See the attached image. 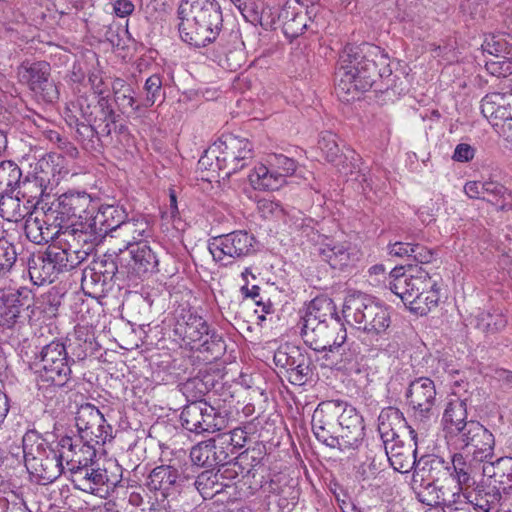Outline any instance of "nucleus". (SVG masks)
Returning a JSON list of instances; mask_svg holds the SVG:
<instances>
[{"instance_id":"nucleus-14","label":"nucleus","mask_w":512,"mask_h":512,"mask_svg":"<svg viewBox=\"0 0 512 512\" xmlns=\"http://www.w3.org/2000/svg\"><path fill=\"white\" fill-rule=\"evenodd\" d=\"M179 470L171 465H160L155 467L149 474L147 487L150 491L156 492L157 506L152 505L151 510L170 508L168 498L174 499L181 490V478Z\"/></svg>"},{"instance_id":"nucleus-16","label":"nucleus","mask_w":512,"mask_h":512,"mask_svg":"<svg viewBox=\"0 0 512 512\" xmlns=\"http://www.w3.org/2000/svg\"><path fill=\"white\" fill-rule=\"evenodd\" d=\"M481 113L506 137H512V90L487 94L481 100Z\"/></svg>"},{"instance_id":"nucleus-4","label":"nucleus","mask_w":512,"mask_h":512,"mask_svg":"<svg viewBox=\"0 0 512 512\" xmlns=\"http://www.w3.org/2000/svg\"><path fill=\"white\" fill-rule=\"evenodd\" d=\"M182 390L188 399L191 397L180 415L181 424L187 431L196 434L214 433L226 427V417L201 399L205 393L202 380L190 379L184 383Z\"/></svg>"},{"instance_id":"nucleus-48","label":"nucleus","mask_w":512,"mask_h":512,"mask_svg":"<svg viewBox=\"0 0 512 512\" xmlns=\"http://www.w3.org/2000/svg\"><path fill=\"white\" fill-rule=\"evenodd\" d=\"M214 146L217 147V162H215V166L218 170H227L225 175L229 177L242 169L240 168L241 161L239 158H236L234 153L230 154L231 151L225 149V145H223L220 139L214 143Z\"/></svg>"},{"instance_id":"nucleus-5","label":"nucleus","mask_w":512,"mask_h":512,"mask_svg":"<svg viewBox=\"0 0 512 512\" xmlns=\"http://www.w3.org/2000/svg\"><path fill=\"white\" fill-rule=\"evenodd\" d=\"M22 442L26 469L37 482L52 483L64 472L59 447L53 448L37 431H27Z\"/></svg>"},{"instance_id":"nucleus-45","label":"nucleus","mask_w":512,"mask_h":512,"mask_svg":"<svg viewBox=\"0 0 512 512\" xmlns=\"http://www.w3.org/2000/svg\"><path fill=\"white\" fill-rule=\"evenodd\" d=\"M162 86L163 82L159 74H153L147 78L143 87L145 97L140 101L142 108H149L157 101H163L165 99Z\"/></svg>"},{"instance_id":"nucleus-52","label":"nucleus","mask_w":512,"mask_h":512,"mask_svg":"<svg viewBox=\"0 0 512 512\" xmlns=\"http://www.w3.org/2000/svg\"><path fill=\"white\" fill-rule=\"evenodd\" d=\"M462 487L454 482H452V486L449 484L440 486L439 505L444 508V506L452 507L461 503L466 504L465 501H462V498H466L462 494Z\"/></svg>"},{"instance_id":"nucleus-33","label":"nucleus","mask_w":512,"mask_h":512,"mask_svg":"<svg viewBox=\"0 0 512 512\" xmlns=\"http://www.w3.org/2000/svg\"><path fill=\"white\" fill-rule=\"evenodd\" d=\"M450 469V463L443 458L436 455H424L417 462L413 474V484L416 485L419 481L424 482L425 476L428 477V481L436 482L441 477L448 475Z\"/></svg>"},{"instance_id":"nucleus-27","label":"nucleus","mask_w":512,"mask_h":512,"mask_svg":"<svg viewBox=\"0 0 512 512\" xmlns=\"http://www.w3.org/2000/svg\"><path fill=\"white\" fill-rule=\"evenodd\" d=\"M320 255L334 269H343L358 260L359 250L350 242L330 241L322 245Z\"/></svg>"},{"instance_id":"nucleus-38","label":"nucleus","mask_w":512,"mask_h":512,"mask_svg":"<svg viewBox=\"0 0 512 512\" xmlns=\"http://www.w3.org/2000/svg\"><path fill=\"white\" fill-rule=\"evenodd\" d=\"M71 231L75 234V246L79 247L76 251L84 253L83 261L93 252L94 246L100 236L90 223H72Z\"/></svg>"},{"instance_id":"nucleus-62","label":"nucleus","mask_w":512,"mask_h":512,"mask_svg":"<svg viewBox=\"0 0 512 512\" xmlns=\"http://www.w3.org/2000/svg\"><path fill=\"white\" fill-rule=\"evenodd\" d=\"M248 440L247 432L242 428H235L228 434H219L218 442L222 445H231L233 448H242Z\"/></svg>"},{"instance_id":"nucleus-24","label":"nucleus","mask_w":512,"mask_h":512,"mask_svg":"<svg viewBox=\"0 0 512 512\" xmlns=\"http://www.w3.org/2000/svg\"><path fill=\"white\" fill-rule=\"evenodd\" d=\"M262 493L269 512H291L296 504L294 490L289 486H282L274 479L261 485Z\"/></svg>"},{"instance_id":"nucleus-18","label":"nucleus","mask_w":512,"mask_h":512,"mask_svg":"<svg viewBox=\"0 0 512 512\" xmlns=\"http://www.w3.org/2000/svg\"><path fill=\"white\" fill-rule=\"evenodd\" d=\"M338 434L341 451L358 448L364 437L363 418L357 410L345 402L339 401Z\"/></svg>"},{"instance_id":"nucleus-50","label":"nucleus","mask_w":512,"mask_h":512,"mask_svg":"<svg viewBox=\"0 0 512 512\" xmlns=\"http://www.w3.org/2000/svg\"><path fill=\"white\" fill-rule=\"evenodd\" d=\"M413 490L417 499L428 506L439 505V491L440 486H437L433 481L421 482L419 486L413 484Z\"/></svg>"},{"instance_id":"nucleus-55","label":"nucleus","mask_w":512,"mask_h":512,"mask_svg":"<svg viewBox=\"0 0 512 512\" xmlns=\"http://www.w3.org/2000/svg\"><path fill=\"white\" fill-rule=\"evenodd\" d=\"M484 52H487L496 58L507 57L510 54L511 46L502 36H490L482 44Z\"/></svg>"},{"instance_id":"nucleus-3","label":"nucleus","mask_w":512,"mask_h":512,"mask_svg":"<svg viewBox=\"0 0 512 512\" xmlns=\"http://www.w3.org/2000/svg\"><path fill=\"white\" fill-rule=\"evenodd\" d=\"M388 285L392 293L419 315L426 314L439 301L437 281L422 268L404 271L395 267L389 274Z\"/></svg>"},{"instance_id":"nucleus-12","label":"nucleus","mask_w":512,"mask_h":512,"mask_svg":"<svg viewBox=\"0 0 512 512\" xmlns=\"http://www.w3.org/2000/svg\"><path fill=\"white\" fill-rule=\"evenodd\" d=\"M304 343L317 352H339L346 341L347 332L340 320L300 328Z\"/></svg>"},{"instance_id":"nucleus-56","label":"nucleus","mask_w":512,"mask_h":512,"mask_svg":"<svg viewBox=\"0 0 512 512\" xmlns=\"http://www.w3.org/2000/svg\"><path fill=\"white\" fill-rule=\"evenodd\" d=\"M301 356V352L295 347H281L274 354V362L277 366L286 368L290 372Z\"/></svg>"},{"instance_id":"nucleus-43","label":"nucleus","mask_w":512,"mask_h":512,"mask_svg":"<svg viewBox=\"0 0 512 512\" xmlns=\"http://www.w3.org/2000/svg\"><path fill=\"white\" fill-rule=\"evenodd\" d=\"M507 325L505 316L498 312H480L476 317V327L485 335H493L503 330Z\"/></svg>"},{"instance_id":"nucleus-53","label":"nucleus","mask_w":512,"mask_h":512,"mask_svg":"<svg viewBox=\"0 0 512 512\" xmlns=\"http://www.w3.org/2000/svg\"><path fill=\"white\" fill-rule=\"evenodd\" d=\"M0 215L8 221L15 222L25 217L21 209L20 200L11 196L0 199Z\"/></svg>"},{"instance_id":"nucleus-32","label":"nucleus","mask_w":512,"mask_h":512,"mask_svg":"<svg viewBox=\"0 0 512 512\" xmlns=\"http://www.w3.org/2000/svg\"><path fill=\"white\" fill-rule=\"evenodd\" d=\"M127 217L128 214L123 207L106 205L102 206L95 216H92L91 222L101 236L118 232Z\"/></svg>"},{"instance_id":"nucleus-23","label":"nucleus","mask_w":512,"mask_h":512,"mask_svg":"<svg viewBox=\"0 0 512 512\" xmlns=\"http://www.w3.org/2000/svg\"><path fill=\"white\" fill-rule=\"evenodd\" d=\"M315 6L304 9L300 4L287 2L281 9L278 19L282 22L283 33L287 38L293 39L311 28L313 24L312 14H315Z\"/></svg>"},{"instance_id":"nucleus-60","label":"nucleus","mask_w":512,"mask_h":512,"mask_svg":"<svg viewBox=\"0 0 512 512\" xmlns=\"http://www.w3.org/2000/svg\"><path fill=\"white\" fill-rule=\"evenodd\" d=\"M485 67L491 75L496 77H507L512 74V60L509 57L487 61Z\"/></svg>"},{"instance_id":"nucleus-26","label":"nucleus","mask_w":512,"mask_h":512,"mask_svg":"<svg viewBox=\"0 0 512 512\" xmlns=\"http://www.w3.org/2000/svg\"><path fill=\"white\" fill-rule=\"evenodd\" d=\"M58 208L62 210L68 220L71 218L85 219L92 218L94 207L92 199L86 192H68L57 199Z\"/></svg>"},{"instance_id":"nucleus-64","label":"nucleus","mask_w":512,"mask_h":512,"mask_svg":"<svg viewBox=\"0 0 512 512\" xmlns=\"http://www.w3.org/2000/svg\"><path fill=\"white\" fill-rule=\"evenodd\" d=\"M411 259L421 264L430 263L434 259V251L420 244H413Z\"/></svg>"},{"instance_id":"nucleus-2","label":"nucleus","mask_w":512,"mask_h":512,"mask_svg":"<svg viewBox=\"0 0 512 512\" xmlns=\"http://www.w3.org/2000/svg\"><path fill=\"white\" fill-rule=\"evenodd\" d=\"M180 37L195 47L214 42L223 28V16L216 0H184L178 9Z\"/></svg>"},{"instance_id":"nucleus-49","label":"nucleus","mask_w":512,"mask_h":512,"mask_svg":"<svg viewBox=\"0 0 512 512\" xmlns=\"http://www.w3.org/2000/svg\"><path fill=\"white\" fill-rule=\"evenodd\" d=\"M111 271L112 268L105 273L96 272L94 269L84 270L81 279L82 288L90 295L103 292L107 279L105 274H112Z\"/></svg>"},{"instance_id":"nucleus-1","label":"nucleus","mask_w":512,"mask_h":512,"mask_svg":"<svg viewBox=\"0 0 512 512\" xmlns=\"http://www.w3.org/2000/svg\"><path fill=\"white\" fill-rule=\"evenodd\" d=\"M391 74L389 56L379 46L348 45L340 54L336 88L354 97V93L370 89L377 76L383 78Z\"/></svg>"},{"instance_id":"nucleus-22","label":"nucleus","mask_w":512,"mask_h":512,"mask_svg":"<svg viewBox=\"0 0 512 512\" xmlns=\"http://www.w3.org/2000/svg\"><path fill=\"white\" fill-rule=\"evenodd\" d=\"M408 433L410 437L408 442L399 438L384 445L391 466L400 473H407L413 468L415 469L418 462L416 460L417 434L413 429H410Z\"/></svg>"},{"instance_id":"nucleus-41","label":"nucleus","mask_w":512,"mask_h":512,"mask_svg":"<svg viewBox=\"0 0 512 512\" xmlns=\"http://www.w3.org/2000/svg\"><path fill=\"white\" fill-rule=\"evenodd\" d=\"M484 194L498 210L508 211L512 209V193L502 184L494 181H485Z\"/></svg>"},{"instance_id":"nucleus-36","label":"nucleus","mask_w":512,"mask_h":512,"mask_svg":"<svg viewBox=\"0 0 512 512\" xmlns=\"http://www.w3.org/2000/svg\"><path fill=\"white\" fill-rule=\"evenodd\" d=\"M58 273L71 270L83 262L84 253L68 251L57 243H54L44 252Z\"/></svg>"},{"instance_id":"nucleus-25","label":"nucleus","mask_w":512,"mask_h":512,"mask_svg":"<svg viewBox=\"0 0 512 512\" xmlns=\"http://www.w3.org/2000/svg\"><path fill=\"white\" fill-rule=\"evenodd\" d=\"M191 461L201 467H214L226 463L229 458L224 445L218 442V437L200 442L190 451Z\"/></svg>"},{"instance_id":"nucleus-19","label":"nucleus","mask_w":512,"mask_h":512,"mask_svg":"<svg viewBox=\"0 0 512 512\" xmlns=\"http://www.w3.org/2000/svg\"><path fill=\"white\" fill-rule=\"evenodd\" d=\"M406 397L417 419L426 421L434 416L436 388L430 378L419 377L413 380L409 384Z\"/></svg>"},{"instance_id":"nucleus-17","label":"nucleus","mask_w":512,"mask_h":512,"mask_svg":"<svg viewBox=\"0 0 512 512\" xmlns=\"http://www.w3.org/2000/svg\"><path fill=\"white\" fill-rule=\"evenodd\" d=\"M339 401L332 400L320 403L312 415V431L315 437L325 445L339 449L338 416Z\"/></svg>"},{"instance_id":"nucleus-51","label":"nucleus","mask_w":512,"mask_h":512,"mask_svg":"<svg viewBox=\"0 0 512 512\" xmlns=\"http://www.w3.org/2000/svg\"><path fill=\"white\" fill-rule=\"evenodd\" d=\"M318 144L326 160L338 166L337 160L341 158V155L336 135L331 132H325L321 135Z\"/></svg>"},{"instance_id":"nucleus-37","label":"nucleus","mask_w":512,"mask_h":512,"mask_svg":"<svg viewBox=\"0 0 512 512\" xmlns=\"http://www.w3.org/2000/svg\"><path fill=\"white\" fill-rule=\"evenodd\" d=\"M118 232V236L124 238L126 249H129L139 242H145L144 239L150 236L149 222L142 216L127 218Z\"/></svg>"},{"instance_id":"nucleus-44","label":"nucleus","mask_w":512,"mask_h":512,"mask_svg":"<svg viewBox=\"0 0 512 512\" xmlns=\"http://www.w3.org/2000/svg\"><path fill=\"white\" fill-rule=\"evenodd\" d=\"M210 333L209 327L206 321L200 316L190 315L184 329L185 338H187L192 344V347L196 349V346L207 338Z\"/></svg>"},{"instance_id":"nucleus-20","label":"nucleus","mask_w":512,"mask_h":512,"mask_svg":"<svg viewBox=\"0 0 512 512\" xmlns=\"http://www.w3.org/2000/svg\"><path fill=\"white\" fill-rule=\"evenodd\" d=\"M76 443L69 436L62 437L57 447H59L60 462L64 464V470L74 473L85 466L92 465L96 457L95 444L81 441Z\"/></svg>"},{"instance_id":"nucleus-10","label":"nucleus","mask_w":512,"mask_h":512,"mask_svg":"<svg viewBox=\"0 0 512 512\" xmlns=\"http://www.w3.org/2000/svg\"><path fill=\"white\" fill-rule=\"evenodd\" d=\"M75 423L81 441L103 445L112 438V426L107 423L104 414L91 403L78 407Z\"/></svg>"},{"instance_id":"nucleus-15","label":"nucleus","mask_w":512,"mask_h":512,"mask_svg":"<svg viewBox=\"0 0 512 512\" xmlns=\"http://www.w3.org/2000/svg\"><path fill=\"white\" fill-rule=\"evenodd\" d=\"M49 76L50 65L44 61L23 62L18 68L20 82L28 85L43 101L52 103L58 99L59 93Z\"/></svg>"},{"instance_id":"nucleus-6","label":"nucleus","mask_w":512,"mask_h":512,"mask_svg":"<svg viewBox=\"0 0 512 512\" xmlns=\"http://www.w3.org/2000/svg\"><path fill=\"white\" fill-rule=\"evenodd\" d=\"M342 313L347 323L372 337L386 333L391 324L388 308L362 292L345 297Z\"/></svg>"},{"instance_id":"nucleus-28","label":"nucleus","mask_w":512,"mask_h":512,"mask_svg":"<svg viewBox=\"0 0 512 512\" xmlns=\"http://www.w3.org/2000/svg\"><path fill=\"white\" fill-rule=\"evenodd\" d=\"M339 320L336 316V306L332 299L326 296L314 298L307 306L305 315L300 322V328L314 326Z\"/></svg>"},{"instance_id":"nucleus-47","label":"nucleus","mask_w":512,"mask_h":512,"mask_svg":"<svg viewBox=\"0 0 512 512\" xmlns=\"http://www.w3.org/2000/svg\"><path fill=\"white\" fill-rule=\"evenodd\" d=\"M451 464L448 475L452 477V482L461 486L470 485L472 466L466 461V458L462 454L456 453L452 457Z\"/></svg>"},{"instance_id":"nucleus-7","label":"nucleus","mask_w":512,"mask_h":512,"mask_svg":"<svg viewBox=\"0 0 512 512\" xmlns=\"http://www.w3.org/2000/svg\"><path fill=\"white\" fill-rule=\"evenodd\" d=\"M35 366L39 381L43 384L64 387L70 380V360L61 342L53 341L44 346Z\"/></svg>"},{"instance_id":"nucleus-30","label":"nucleus","mask_w":512,"mask_h":512,"mask_svg":"<svg viewBox=\"0 0 512 512\" xmlns=\"http://www.w3.org/2000/svg\"><path fill=\"white\" fill-rule=\"evenodd\" d=\"M405 429H407V423L400 410L388 407L381 411L378 417V431L384 445L401 438L400 433ZM408 429L411 428L408 427Z\"/></svg>"},{"instance_id":"nucleus-61","label":"nucleus","mask_w":512,"mask_h":512,"mask_svg":"<svg viewBox=\"0 0 512 512\" xmlns=\"http://www.w3.org/2000/svg\"><path fill=\"white\" fill-rule=\"evenodd\" d=\"M498 483L503 489H512V457L497 459Z\"/></svg>"},{"instance_id":"nucleus-59","label":"nucleus","mask_w":512,"mask_h":512,"mask_svg":"<svg viewBox=\"0 0 512 512\" xmlns=\"http://www.w3.org/2000/svg\"><path fill=\"white\" fill-rule=\"evenodd\" d=\"M311 374L310 365L304 355L296 361L293 368L289 372V379L291 383L302 385Z\"/></svg>"},{"instance_id":"nucleus-46","label":"nucleus","mask_w":512,"mask_h":512,"mask_svg":"<svg viewBox=\"0 0 512 512\" xmlns=\"http://www.w3.org/2000/svg\"><path fill=\"white\" fill-rule=\"evenodd\" d=\"M61 212L62 210L58 208V204L52 203V205L46 210H44V208H41V210L36 208L32 214L38 215L42 218V222L45 225L50 226V229L60 230V232H62V230L68 225L69 220Z\"/></svg>"},{"instance_id":"nucleus-39","label":"nucleus","mask_w":512,"mask_h":512,"mask_svg":"<svg viewBox=\"0 0 512 512\" xmlns=\"http://www.w3.org/2000/svg\"><path fill=\"white\" fill-rule=\"evenodd\" d=\"M24 230L27 238L35 244H43L55 240L60 232V230L50 229V226L42 222V218L32 213L26 217Z\"/></svg>"},{"instance_id":"nucleus-42","label":"nucleus","mask_w":512,"mask_h":512,"mask_svg":"<svg viewBox=\"0 0 512 512\" xmlns=\"http://www.w3.org/2000/svg\"><path fill=\"white\" fill-rule=\"evenodd\" d=\"M226 150H230L231 153L239 158L241 161L240 168H244L248 165V162L253 158V150L251 143L245 139L233 135H228L220 138Z\"/></svg>"},{"instance_id":"nucleus-54","label":"nucleus","mask_w":512,"mask_h":512,"mask_svg":"<svg viewBox=\"0 0 512 512\" xmlns=\"http://www.w3.org/2000/svg\"><path fill=\"white\" fill-rule=\"evenodd\" d=\"M17 259L15 246L7 239H0V275L11 270Z\"/></svg>"},{"instance_id":"nucleus-11","label":"nucleus","mask_w":512,"mask_h":512,"mask_svg":"<svg viewBox=\"0 0 512 512\" xmlns=\"http://www.w3.org/2000/svg\"><path fill=\"white\" fill-rule=\"evenodd\" d=\"M453 436L458 446L461 449H467L475 461L484 462L492 457L494 436L478 421L470 420L467 424H462Z\"/></svg>"},{"instance_id":"nucleus-29","label":"nucleus","mask_w":512,"mask_h":512,"mask_svg":"<svg viewBox=\"0 0 512 512\" xmlns=\"http://www.w3.org/2000/svg\"><path fill=\"white\" fill-rule=\"evenodd\" d=\"M85 466L79 470H75L71 474V481L74 487L83 492L99 495L102 486L109 483V476L105 469L92 468Z\"/></svg>"},{"instance_id":"nucleus-58","label":"nucleus","mask_w":512,"mask_h":512,"mask_svg":"<svg viewBox=\"0 0 512 512\" xmlns=\"http://www.w3.org/2000/svg\"><path fill=\"white\" fill-rule=\"evenodd\" d=\"M196 349L209 352L214 356V358H216L225 350V342L221 335L213 331L208 334V339L205 338L201 344L196 346Z\"/></svg>"},{"instance_id":"nucleus-21","label":"nucleus","mask_w":512,"mask_h":512,"mask_svg":"<svg viewBox=\"0 0 512 512\" xmlns=\"http://www.w3.org/2000/svg\"><path fill=\"white\" fill-rule=\"evenodd\" d=\"M33 301L32 291L27 287L0 290V325L13 327L21 310L29 308Z\"/></svg>"},{"instance_id":"nucleus-13","label":"nucleus","mask_w":512,"mask_h":512,"mask_svg":"<svg viewBox=\"0 0 512 512\" xmlns=\"http://www.w3.org/2000/svg\"><path fill=\"white\" fill-rule=\"evenodd\" d=\"M255 238L247 231L237 230L213 238L209 251L214 260L224 265L232 263L236 258L250 255L254 251Z\"/></svg>"},{"instance_id":"nucleus-57","label":"nucleus","mask_w":512,"mask_h":512,"mask_svg":"<svg viewBox=\"0 0 512 512\" xmlns=\"http://www.w3.org/2000/svg\"><path fill=\"white\" fill-rule=\"evenodd\" d=\"M76 133L86 149L94 148V139H98L96 123L81 122L75 120Z\"/></svg>"},{"instance_id":"nucleus-63","label":"nucleus","mask_w":512,"mask_h":512,"mask_svg":"<svg viewBox=\"0 0 512 512\" xmlns=\"http://www.w3.org/2000/svg\"><path fill=\"white\" fill-rule=\"evenodd\" d=\"M55 243L64 247L68 251L72 252L73 250H77L79 247L75 246V234L71 231V226L68 224L62 232H59L55 239Z\"/></svg>"},{"instance_id":"nucleus-35","label":"nucleus","mask_w":512,"mask_h":512,"mask_svg":"<svg viewBox=\"0 0 512 512\" xmlns=\"http://www.w3.org/2000/svg\"><path fill=\"white\" fill-rule=\"evenodd\" d=\"M28 272L31 281L38 286L54 282L59 274L44 252L29 259Z\"/></svg>"},{"instance_id":"nucleus-9","label":"nucleus","mask_w":512,"mask_h":512,"mask_svg":"<svg viewBox=\"0 0 512 512\" xmlns=\"http://www.w3.org/2000/svg\"><path fill=\"white\" fill-rule=\"evenodd\" d=\"M269 167L260 164L248 175L250 184L258 190H278L286 183V178L296 171V162L282 154L270 156Z\"/></svg>"},{"instance_id":"nucleus-34","label":"nucleus","mask_w":512,"mask_h":512,"mask_svg":"<svg viewBox=\"0 0 512 512\" xmlns=\"http://www.w3.org/2000/svg\"><path fill=\"white\" fill-rule=\"evenodd\" d=\"M113 99L119 111L123 114L138 113L141 111V103L137 101L135 91L131 85L121 78L112 82Z\"/></svg>"},{"instance_id":"nucleus-31","label":"nucleus","mask_w":512,"mask_h":512,"mask_svg":"<svg viewBox=\"0 0 512 512\" xmlns=\"http://www.w3.org/2000/svg\"><path fill=\"white\" fill-rule=\"evenodd\" d=\"M461 383L455 381L452 394L456 396L448 403L444 414L443 422L450 434L455 435L457 428H461L462 424H467V397H463L459 391Z\"/></svg>"},{"instance_id":"nucleus-40","label":"nucleus","mask_w":512,"mask_h":512,"mask_svg":"<svg viewBox=\"0 0 512 512\" xmlns=\"http://www.w3.org/2000/svg\"><path fill=\"white\" fill-rule=\"evenodd\" d=\"M193 485L203 499H211L229 486L228 483L220 481V474H217L213 470L201 472L195 479Z\"/></svg>"},{"instance_id":"nucleus-8","label":"nucleus","mask_w":512,"mask_h":512,"mask_svg":"<svg viewBox=\"0 0 512 512\" xmlns=\"http://www.w3.org/2000/svg\"><path fill=\"white\" fill-rule=\"evenodd\" d=\"M127 250L129 260L120 257L118 263H110L112 276H126L129 280H137L157 272L158 258L146 242H139Z\"/></svg>"}]
</instances>
